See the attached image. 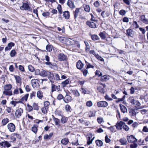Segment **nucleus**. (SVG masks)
<instances>
[{
	"label": "nucleus",
	"instance_id": "nucleus-1",
	"mask_svg": "<svg viewBox=\"0 0 148 148\" xmlns=\"http://www.w3.org/2000/svg\"><path fill=\"white\" fill-rule=\"evenodd\" d=\"M49 79L51 82L52 84L54 83V80L56 81L60 80L59 75L57 73H49Z\"/></svg>",
	"mask_w": 148,
	"mask_h": 148
},
{
	"label": "nucleus",
	"instance_id": "nucleus-2",
	"mask_svg": "<svg viewBox=\"0 0 148 148\" xmlns=\"http://www.w3.org/2000/svg\"><path fill=\"white\" fill-rule=\"evenodd\" d=\"M21 10H22L31 11V9L29 5L26 3H23L22 5L20 8Z\"/></svg>",
	"mask_w": 148,
	"mask_h": 148
},
{
	"label": "nucleus",
	"instance_id": "nucleus-3",
	"mask_svg": "<svg viewBox=\"0 0 148 148\" xmlns=\"http://www.w3.org/2000/svg\"><path fill=\"white\" fill-rule=\"evenodd\" d=\"M97 105L99 108H105L108 106V103L106 101H100L97 102Z\"/></svg>",
	"mask_w": 148,
	"mask_h": 148
},
{
	"label": "nucleus",
	"instance_id": "nucleus-4",
	"mask_svg": "<svg viewBox=\"0 0 148 148\" xmlns=\"http://www.w3.org/2000/svg\"><path fill=\"white\" fill-rule=\"evenodd\" d=\"M7 128L10 132H13L15 130V126L13 123H10L8 125Z\"/></svg>",
	"mask_w": 148,
	"mask_h": 148
},
{
	"label": "nucleus",
	"instance_id": "nucleus-5",
	"mask_svg": "<svg viewBox=\"0 0 148 148\" xmlns=\"http://www.w3.org/2000/svg\"><path fill=\"white\" fill-rule=\"evenodd\" d=\"M58 58L60 61L65 60L66 59V56L63 53H60L58 56Z\"/></svg>",
	"mask_w": 148,
	"mask_h": 148
},
{
	"label": "nucleus",
	"instance_id": "nucleus-6",
	"mask_svg": "<svg viewBox=\"0 0 148 148\" xmlns=\"http://www.w3.org/2000/svg\"><path fill=\"white\" fill-rule=\"evenodd\" d=\"M51 91L52 92L56 91V90H57L58 91H61V89L60 88V85L56 86L53 84H51Z\"/></svg>",
	"mask_w": 148,
	"mask_h": 148
},
{
	"label": "nucleus",
	"instance_id": "nucleus-7",
	"mask_svg": "<svg viewBox=\"0 0 148 148\" xmlns=\"http://www.w3.org/2000/svg\"><path fill=\"white\" fill-rule=\"evenodd\" d=\"M127 139L129 143H133L136 141L137 139L133 135H131L130 136H127Z\"/></svg>",
	"mask_w": 148,
	"mask_h": 148
},
{
	"label": "nucleus",
	"instance_id": "nucleus-8",
	"mask_svg": "<svg viewBox=\"0 0 148 148\" xmlns=\"http://www.w3.org/2000/svg\"><path fill=\"white\" fill-rule=\"evenodd\" d=\"M32 86L34 88H37L39 85L38 81L37 79H34L31 80Z\"/></svg>",
	"mask_w": 148,
	"mask_h": 148
},
{
	"label": "nucleus",
	"instance_id": "nucleus-9",
	"mask_svg": "<svg viewBox=\"0 0 148 148\" xmlns=\"http://www.w3.org/2000/svg\"><path fill=\"white\" fill-rule=\"evenodd\" d=\"M86 24L90 28H97L96 24L95 22H94L87 21L86 22Z\"/></svg>",
	"mask_w": 148,
	"mask_h": 148
},
{
	"label": "nucleus",
	"instance_id": "nucleus-10",
	"mask_svg": "<svg viewBox=\"0 0 148 148\" xmlns=\"http://www.w3.org/2000/svg\"><path fill=\"white\" fill-rule=\"evenodd\" d=\"M23 112V110L21 108L17 109L15 112V115L16 117L19 118Z\"/></svg>",
	"mask_w": 148,
	"mask_h": 148
},
{
	"label": "nucleus",
	"instance_id": "nucleus-11",
	"mask_svg": "<svg viewBox=\"0 0 148 148\" xmlns=\"http://www.w3.org/2000/svg\"><path fill=\"white\" fill-rule=\"evenodd\" d=\"M124 123L122 121H120L118 123L117 122L115 125L116 129L118 130H121L123 125Z\"/></svg>",
	"mask_w": 148,
	"mask_h": 148
},
{
	"label": "nucleus",
	"instance_id": "nucleus-12",
	"mask_svg": "<svg viewBox=\"0 0 148 148\" xmlns=\"http://www.w3.org/2000/svg\"><path fill=\"white\" fill-rule=\"evenodd\" d=\"M45 64H46L49 65V67L52 69H54L57 67L56 64L55 63L49 62H46Z\"/></svg>",
	"mask_w": 148,
	"mask_h": 148
},
{
	"label": "nucleus",
	"instance_id": "nucleus-13",
	"mask_svg": "<svg viewBox=\"0 0 148 148\" xmlns=\"http://www.w3.org/2000/svg\"><path fill=\"white\" fill-rule=\"evenodd\" d=\"M67 4L71 8L73 9L75 7L73 2L71 0H68Z\"/></svg>",
	"mask_w": 148,
	"mask_h": 148
},
{
	"label": "nucleus",
	"instance_id": "nucleus-14",
	"mask_svg": "<svg viewBox=\"0 0 148 148\" xmlns=\"http://www.w3.org/2000/svg\"><path fill=\"white\" fill-rule=\"evenodd\" d=\"M1 146L3 147L4 148H5V147L8 148L11 145L7 141H2L1 143Z\"/></svg>",
	"mask_w": 148,
	"mask_h": 148
},
{
	"label": "nucleus",
	"instance_id": "nucleus-15",
	"mask_svg": "<svg viewBox=\"0 0 148 148\" xmlns=\"http://www.w3.org/2000/svg\"><path fill=\"white\" fill-rule=\"evenodd\" d=\"M127 35L128 36L133 37L134 36V32L131 29H128L126 30Z\"/></svg>",
	"mask_w": 148,
	"mask_h": 148
},
{
	"label": "nucleus",
	"instance_id": "nucleus-16",
	"mask_svg": "<svg viewBox=\"0 0 148 148\" xmlns=\"http://www.w3.org/2000/svg\"><path fill=\"white\" fill-rule=\"evenodd\" d=\"M84 66V64L82 63L80 60H79L77 63V68L81 70L83 67Z\"/></svg>",
	"mask_w": 148,
	"mask_h": 148
},
{
	"label": "nucleus",
	"instance_id": "nucleus-17",
	"mask_svg": "<svg viewBox=\"0 0 148 148\" xmlns=\"http://www.w3.org/2000/svg\"><path fill=\"white\" fill-rule=\"evenodd\" d=\"M49 73H51L50 72L46 71L45 70H43L41 71L40 73V75L41 76L43 77H46L48 75V78L49 79Z\"/></svg>",
	"mask_w": 148,
	"mask_h": 148
},
{
	"label": "nucleus",
	"instance_id": "nucleus-18",
	"mask_svg": "<svg viewBox=\"0 0 148 148\" xmlns=\"http://www.w3.org/2000/svg\"><path fill=\"white\" fill-rule=\"evenodd\" d=\"M81 9V8H77L73 12V14L74 16V18L75 19L78 16L80 10Z\"/></svg>",
	"mask_w": 148,
	"mask_h": 148
},
{
	"label": "nucleus",
	"instance_id": "nucleus-19",
	"mask_svg": "<svg viewBox=\"0 0 148 148\" xmlns=\"http://www.w3.org/2000/svg\"><path fill=\"white\" fill-rule=\"evenodd\" d=\"M71 97L69 95H66L65 98L63 99L64 101L66 103H68L69 102L71 101Z\"/></svg>",
	"mask_w": 148,
	"mask_h": 148
},
{
	"label": "nucleus",
	"instance_id": "nucleus-20",
	"mask_svg": "<svg viewBox=\"0 0 148 148\" xmlns=\"http://www.w3.org/2000/svg\"><path fill=\"white\" fill-rule=\"evenodd\" d=\"M52 116L53 119L55 123V125L60 126V125L59 124L60 123V120L58 119L55 118L54 116L53 115Z\"/></svg>",
	"mask_w": 148,
	"mask_h": 148
},
{
	"label": "nucleus",
	"instance_id": "nucleus-21",
	"mask_svg": "<svg viewBox=\"0 0 148 148\" xmlns=\"http://www.w3.org/2000/svg\"><path fill=\"white\" fill-rule=\"evenodd\" d=\"M28 96L29 94H26L20 100L18 101V102L22 103V102L24 101H27Z\"/></svg>",
	"mask_w": 148,
	"mask_h": 148
},
{
	"label": "nucleus",
	"instance_id": "nucleus-22",
	"mask_svg": "<svg viewBox=\"0 0 148 148\" xmlns=\"http://www.w3.org/2000/svg\"><path fill=\"white\" fill-rule=\"evenodd\" d=\"M110 15V12L108 11H103L101 13V15L103 18H105L106 16H108Z\"/></svg>",
	"mask_w": 148,
	"mask_h": 148
},
{
	"label": "nucleus",
	"instance_id": "nucleus-23",
	"mask_svg": "<svg viewBox=\"0 0 148 148\" xmlns=\"http://www.w3.org/2000/svg\"><path fill=\"white\" fill-rule=\"evenodd\" d=\"M119 106L121 111L123 113L127 112V109L123 105L120 104Z\"/></svg>",
	"mask_w": 148,
	"mask_h": 148
},
{
	"label": "nucleus",
	"instance_id": "nucleus-24",
	"mask_svg": "<svg viewBox=\"0 0 148 148\" xmlns=\"http://www.w3.org/2000/svg\"><path fill=\"white\" fill-rule=\"evenodd\" d=\"M119 142L121 145H126L127 143V141L126 138H120L119 140Z\"/></svg>",
	"mask_w": 148,
	"mask_h": 148
},
{
	"label": "nucleus",
	"instance_id": "nucleus-25",
	"mask_svg": "<svg viewBox=\"0 0 148 148\" xmlns=\"http://www.w3.org/2000/svg\"><path fill=\"white\" fill-rule=\"evenodd\" d=\"M12 88L11 84H6L3 86L4 90H11V89Z\"/></svg>",
	"mask_w": 148,
	"mask_h": 148
},
{
	"label": "nucleus",
	"instance_id": "nucleus-26",
	"mask_svg": "<svg viewBox=\"0 0 148 148\" xmlns=\"http://www.w3.org/2000/svg\"><path fill=\"white\" fill-rule=\"evenodd\" d=\"M63 16L65 19H68L70 17V13L69 12L65 11L63 13Z\"/></svg>",
	"mask_w": 148,
	"mask_h": 148
},
{
	"label": "nucleus",
	"instance_id": "nucleus-27",
	"mask_svg": "<svg viewBox=\"0 0 148 148\" xmlns=\"http://www.w3.org/2000/svg\"><path fill=\"white\" fill-rule=\"evenodd\" d=\"M128 101L133 105H134L135 104L136 100L134 99V98L133 97H130L129 98Z\"/></svg>",
	"mask_w": 148,
	"mask_h": 148
},
{
	"label": "nucleus",
	"instance_id": "nucleus-28",
	"mask_svg": "<svg viewBox=\"0 0 148 148\" xmlns=\"http://www.w3.org/2000/svg\"><path fill=\"white\" fill-rule=\"evenodd\" d=\"M3 94L6 96H11L12 95V90H4Z\"/></svg>",
	"mask_w": 148,
	"mask_h": 148
},
{
	"label": "nucleus",
	"instance_id": "nucleus-29",
	"mask_svg": "<svg viewBox=\"0 0 148 148\" xmlns=\"http://www.w3.org/2000/svg\"><path fill=\"white\" fill-rule=\"evenodd\" d=\"M38 126L36 125H34L32 127L31 129L32 131L35 134H36L37 132Z\"/></svg>",
	"mask_w": 148,
	"mask_h": 148
},
{
	"label": "nucleus",
	"instance_id": "nucleus-30",
	"mask_svg": "<svg viewBox=\"0 0 148 148\" xmlns=\"http://www.w3.org/2000/svg\"><path fill=\"white\" fill-rule=\"evenodd\" d=\"M69 142V139L68 138H64L62 139L61 141V143L64 145H66Z\"/></svg>",
	"mask_w": 148,
	"mask_h": 148
},
{
	"label": "nucleus",
	"instance_id": "nucleus-31",
	"mask_svg": "<svg viewBox=\"0 0 148 148\" xmlns=\"http://www.w3.org/2000/svg\"><path fill=\"white\" fill-rule=\"evenodd\" d=\"M37 97L40 99H41L43 97V92L41 90L38 91L37 93Z\"/></svg>",
	"mask_w": 148,
	"mask_h": 148
},
{
	"label": "nucleus",
	"instance_id": "nucleus-32",
	"mask_svg": "<svg viewBox=\"0 0 148 148\" xmlns=\"http://www.w3.org/2000/svg\"><path fill=\"white\" fill-rule=\"evenodd\" d=\"M109 79L108 76H107L106 75L101 76V80L103 82H106Z\"/></svg>",
	"mask_w": 148,
	"mask_h": 148
},
{
	"label": "nucleus",
	"instance_id": "nucleus-33",
	"mask_svg": "<svg viewBox=\"0 0 148 148\" xmlns=\"http://www.w3.org/2000/svg\"><path fill=\"white\" fill-rule=\"evenodd\" d=\"M53 135V133H50L49 135L45 134L44 136V139H50Z\"/></svg>",
	"mask_w": 148,
	"mask_h": 148
},
{
	"label": "nucleus",
	"instance_id": "nucleus-34",
	"mask_svg": "<svg viewBox=\"0 0 148 148\" xmlns=\"http://www.w3.org/2000/svg\"><path fill=\"white\" fill-rule=\"evenodd\" d=\"M131 27L133 29H134L138 28L139 27V26L138 25L136 21H134Z\"/></svg>",
	"mask_w": 148,
	"mask_h": 148
},
{
	"label": "nucleus",
	"instance_id": "nucleus-35",
	"mask_svg": "<svg viewBox=\"0 0 148 148\" xmlns=\"http://www.w3.org/2000/svg\"><path fill=\"white\" fill-rule=\"evenodd\" d=\"M65 109L66 111L68 113H70L72 110V109L71 106L68 104L66 105L65 106Z\"/></svg>",
	"mask_w": 148,
	"mask_h": 148
},
{
	"label": "nucleus",
	"instance_id": "nucleus-36",
	"mask_svg": "<svg viewBox=\"0 0 148 148\" xmlns=\"http://www.w3.org/2000/svg\"><path fill=\"white\" fill-rule=\"evenodd\" d=\"M68 120L67 117L65 116H63L61 119V122L62 123L64 124L66 123Z\"/></svg>",
	"mask_w": 148,
	"mask_h": 148
},
{
	"label": "nucleus",
	"instance_id": "nucleus-37",
	"mask_svg": "<svg viewBox=\"0 0 148 148\" xmlns=\"http://www.w3.org/2000/svg\"><path fill=\"white\" fill-rule=\"evenodd\" d=\"M91 38L94 41L98 40L100 39L99 38L97 35L95 34L92 35Z\"/></svg>",
	"mask_w": 148,
	"mask_h": 148
},
{
	"label": "nucleus",
	"instance_id": "nucleus-38",
	"mask_svg": "<svg viewBox=\"0 0 148 148\" xmlns=\"http://www.w3.org/2000/svg\"><path fill=\"white\" fill-rule=\"evenodd\" d=\"M84 42L86 45L85 50L86 52L88 51L90 49V46L88 42L84 41Z\"/></svg>",
	"mask_w": 148,
	"mask_h": 148
},
{
	"label": "nucleus",
	"instance_id": "nucleus-39",
	"mask_svg": "<svg viewBox=\"0 0 148 148\" xmlns=\"http://www.w3.org/2000/svg\"><path fill=\"white\" fill-rule=\"evenodd\" d=\"M97 145L99 147H101L103 145V143L102 141L100 140H97L95 141Z\"/></svg>",
	"mask_w": 148,
	"mask_h": 148
},
{
	"label": "nucleus",
	"instance_id": "nucleus-40",
	"mask_svg": "<svg viewBox=\"0 0 148 148\" xmlns=\"http://www.w3.org/2000/svg\"><path fill=\"white\" fill-rule=\"evenodd\" d=\"M99 36L102 39H104L106 38V36L104 32H100L99 34Z\"/></svg>",
	"mask_w": 148,
	"mask_h": 148
},
{
	"label": "nucleus",
	"instance_id": "nucleus-41",
	"mask_svg": "<svg viewBox=\"0 0 148 148\" xmlns=\"http://www.w3.org/2000/svg\"><path fill=\"white\" fill-rule=\"evenodd\" d=\"M97 90L99 92L102 93H105L104 90L103 88L101 86H99L97 87Z\"/></svg>",
	"mask_w": 148,
	"mask_h": 148
},
{
	"label": "nucleus",
	"instance_id": "nucleus-42",
	"mask_svg": "<svg viewBox=\"0 0 148 148\" xmlns=\"http://www.w3.org/2000/svg\"><path fill=\"white\" fill-rule=\"evenodd\" d=\"M9 119L8 118L4 119L2 120V124L3 125H5L9 122Z\"/></svg>",
	"mask_w": 148,
	"mask_h": 148
},
{
	"label": "nucleus",
	"instance_id": "nucleus-43",
	"mask_svg": "<svg viewBox=\"0 0 148 148\" xmlns=\"http://www.w3.org/2000/svg\"><path fill=\"white\" fill-rule=\"evenodd\" d=\"M16 54V52L14 49H13L10 51V55L11 57H14Z\"/></svg>",
	"mask_w": 148,
	"mask_h": 148
},
{
	"label": "nucleus",
	"instance_id": "nucleus-44",
	"mask_svg": "<svg viewBox=\"0 0 148 148\" xmlns=\"http://www.w3.org/2000/svg\"><path fill=\"white\" fill-rule=\"evenodd\" d=\"M48 108L43 107L41 108V111L44 114H46L47 112V110Z\"/></svg>",
	"mask_w": 148,
	"mask_h": 148
},
{
	"label": "nucleus",
	"instance_id": "nucleus-45",
	"mask_svg": "<svg viewBox=\"0 0 148 148\" xmlns=\"http://www.w3.org/2000/svg\"><path fill=\"white\" fill-rule=\"evenodd\" d=\"M82 72L84 75V76H86L87 75L88 71L87 70V69H83L82 70Z\"/></svg>",
	"mask_w": 148,
	"mask_h": 148
},
{
	"label": "nucleus",
	"instance_id": "nucleus-46",
	"mask_svg": "<svg viewBox=\"0 0 148 148\" xmlns=\"http://www.w3.org/2000/svg\"><path fill=\"white\" fill-rule=\"evenodd\" d=\"M69 81L68 79H67L64 81L62 82L61 84L62 85L63 87H64L66 86V85L69 84Z\"/></svg>",
	"mask_w": 148,
	"mask_h": 148
},
{
	"label": "nucleus",
	"instance_id": "nucleus-47",
	"mask_svg": "<svg viewBox=\"0 0 148 148\" xmlns=\"http://www.w3.org/2000/svg\"><path fill=\"white\" fill-rule=\"evenodd\" d=\"M84 10L86 12H89L90 11V7L89 5H86L84 6Z\"/></svg>",
	"mask_w": 148,
	"mask_h": 148
},
{
	"label": "nucleus",
	"instance_id": "nucleus-48",
	"mask_svg": "<svg viewBox=\"0 0 148 148\" xmlns=\"http://www.w3.org/2000/svg\"><path fill=\"white\" fill-rule=\"evenodd\" d=\"M73 93L75 96L78 97L80 95V94L77 90H74L73 91Z\"/></svg>",
	"mask_w": 148,
	"mask_h": 148
},
{
	"label": "nucleus",
	"instance_id": "nucleus-49",
	"mask_svg": "<svg viewBox=\"0 0 148 148\" xmlns=\"http://www.w3.org/2000/svg\"><path fill=\"white\" fill-rule=\"evenodd\" d=\"M32 106L34 110H37L39 109V106L38 104L35 103H33Z\"/></svg>",
	"mask_w": 148,
	"mask_h": 148
},
{
	"label": "nucleus",
	"instance_id": "nucleus-50",
	"mask_svg": "<svg viewBox=\"0 0 148 148\" xmlns=\"http://www.w3.org/2000/svg\"><path fill=\"white\" fill-rule=\"evenodd\" d=\"M29 71L31 72H33L35 71V69L32 65H29L28 66Z\"/></svg>",
	"mask_w": 148,
	"mask_h": 148
},
{
	"label": "nucleus",
	"instance_id": "nucleus-51",
	"mask_svg": "<svg viewBox=\"0 0 148 148\" xmlns=\"http://www.w3.org/2000/svg\"><path fill=\"white\" fill-rule=\"evenodd\" d=\"M123 129L125 131H127L129 129V128L128 126L126 125L125 123L123 127Z\"/></svg>",
	"mask_w": 148,
	"mask_h": 148
},
{
	"label": "nucleus",
	"instance_id": "nucleus-52",
	"mask_svg": "<svg viewBox=\"0 0 148 148\" xmlns=\"http://www.w3.org/2000/svg\"><path fill=\"white\" fill-rule=\"evenodd\" d=\"M14 77L16 81V82L19 83L21 82V79L20 77L18 76L14 75Z\"/></svg>",
	"mask_w": 148,
	"mask_h": 148
},
{
	"label": "nucleus",
	"instance_id": "nucleus-53",
	"mask_svg": "<svg viewBox=\"0 0 148 148\" xmlns=\"http://www.w3.org/2000/svg\"><path fill=\"white\" fill-rule=\"evenodd\" d=\"M93 140V139H91L90 137H88L87 139V144L88 145H89L91 144L92 143V141Z\"/></svg>",
	"mask_w": 148,
	"mask_h": 148
},
{
	"label": "nucleus",
	"instance_id": "nucleus-54",
	"mask_svg": "<svg viewBox=\"0 0 148 148\" xmlns=\"http://www.w3.org/2000/svg\"><path fill=\"white\" fill-rule=\"evenodd\" d=\"M57 9L58 10L59 13L60 14L62 13V7L61 5L60 4H58L57 6Z\"/></svg>",
	"mask_w": 148,
	"mask_h": 148
},
{
	"label": "nucleus",
	"instance_id": "nucleus-55",
	"mask_svg": "<svg viewBox=\"0 0 148 148\" xmlns=\"http://www.w3.org/2000/svg\"><path fill=\"white\" fill-rule=\"evenodd\" d=\"M46 49L48 51L50 52L52 51V48L51 45H47L46 46Z\"/></svg>",
	"mask_w": 148,
	"mask_h": 148
},
{
	"label": "nucleus",
	"instance_id": "nucleus-56",
	"mask_svg": "<svg viewBox=\"0 0 148 148\" xmlns=\"http://www.w3.org/2000/svg\"><path fill=\"white\" fill-rule=\"evenodd\" d=\"M27 110L28 112H30L32 110L33 108L32 106H30L28 104H27Z\"/></svg>",
	"mask_w": 148,
	"mask_h": 148
},
{
	"label": "nucleus",
	"instance_id": "nucleus-57",
	"mask_svg": "<svg viewBox=\"0 0 148 148\" xmlns=\"http://www.w3.org/2000/svg\"><path fill=\"white\" fill-rule=\"evenodd\" d=\"M94 67V66L91 65L90 63H88L86 65V68L87 69L90 68L93 69Z\"/></svg>",
	"mask_w": 148,
	"mask_h": 148
},
{
	"label": "nucleus",
	"instance_id": "nucleus-58",
	"mask_svg": "<svg viewBox=\"0 0 148 148\" xmlns=\"http://www.w3.org/2000/svg\"><path fill=\"white\" fill-rule=\"evenodd\" d=\"M86 105L88 107H90L92 105V103L91 101H88L86 103Z\"/></svg>",
	"mask_w": 148,
	"mask_h": 148
},
{
	"label": "nucleus",
	"instance_id": "nucleus-59",
	"mask_svg": "<svg viewBox=\"0 0 148 148\" xmlns=\"http://www.w3.org/2000/svg\"><path fill=\"white\" fill-rule=\"evenodd\" d=\"M95 74L96 75H98L99 76H101L102 75V73L99 71L97 70Z\"/></svg>",
	"mask_w": 148,
	"mask_h": 148
},
{
	"label": "nucleus",
	"instance_id": "nucleus-60",
	"mask_svg": "<svg viewBox=\"0 0 148 148\" xmlns=\"http://www.w3.org/2000/svg\"><path fill=\"white\" fill-rule=\"evenodd\" d=\"M93 4L94 6L96 8L98 7L100 5L99 3V2L98 1H95L94 3Z\"/></svg>",
	"mask_w": 148,
	"mask_h": 148
},
{
	"label": "nucleus",
	"instance_id": "nucleus-61",
	"mask_svg": "<svg viewBox=\"0 0 148 148\" xmlns=\"http://www.w3.org/2000/svg\"><path fill=\"white\" fill-rule=\"evenodd\" d=\"M119 14L121 15H124L126 14V11L123 10H121L119 12Z\"/></svg>",
	"mask_w": 148,
	"mask_h": 148
},
{
	"label": "nucleus",
	"instance_id": "nucleus-62",
	"mask_svg": "<svg viewBox=\"0 0 148 148\" xmlns=\"http://www.w3.org/2000/svg\"><path fill=\"white\" fill-rule=\"evenodd\" d=\"M80 90L81 93L84 94H86V89L82 87Z\"/></svg>",
	"mask_w": 148,
	"mask_h": 148
},
{
	"label": "nucleus",
	"instance_id": "nucleus-63",
	"mask_svg": "<svg viewBox=\"0 0 148 148\" xmlns=\"http://www.w3.org/2000/svg\"><path fill=\"white\" fill-rule=\"evenodd\" d=\"M137 146V144L135 143H134L132 144H131L130 145V148H136Z\"/></svg>",
	"mask_w": 148,
	"mask_h": 148
},
{
	"label": "nucleus",
	"instance_id": "nucleus-64",
	"mask_svg": "<svg viewBox=\"0 0 148 148\" xmlns=\"http://www.w3.org/2000/svg\"><path fill=\"white\" fill-rule=\"evenodd\" d=\"M63 95L61 94H59L57 97V99L60 100L63 98Z\"/></svg>",
	"mask_w": 148,
	"mask_h": 148
}]
</instances>
